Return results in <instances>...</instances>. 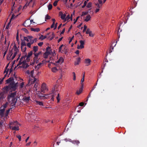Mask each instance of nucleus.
<instances>
[{
  "label": "nucleus",
  "instance_id": "f257e3e1",
  "mask_svg": "<svg viewBox=\"0 0 147 147\" xmlns=\"http://www.w3.org/2000/svg\"><path fill=\"white\" fill-rule=\"evenodd\" d=\"M55 88H52L51 91V93L47 95H43L40 93V92L39 91H37V94L38 95L39 97L43 99H49L51 97V100L53 101L54 100V94H55L56 92H55Z\"/></svg>",
  "mask_w": 147,
  "mask_h": 147
},
{
  "label": "nucleus",
  "instance_id": "f03ea898",
  "mask_svg": "<svg viewBox=\"0 0 147 147\" xmlns=\"http://www.w3.org/2000/svg\"><path fill=\"white\" fill-rule=\"evenodd\" d=\"M18 52V49L16 46L14 45L13 47L10 50L8 54L7 57V60H10L13 59Z\"/></svg>",
  "mask_w": 147,
  "mask_h": 147
},
{
  "label": "nucleus",
  "instance_id": "7ed1b4c3",
  "mask_svg": "<svg viewBox=\"0 0 147 147\" xmlns=\"http://www.w3.org/2000/svg\"><path fill=\"white\" fill-rule=\"evenodd\" d=\"M16 94V92L9 94L7 97L8 101L12 106L14 105L16 102L17 99L15 97Z\"/></svg>",
  "mask_w": 147,
  "mask_h": 147
},
{
  "label": "nucleus",
  "instance_id": "20e7f679",
  "mask_svg": "<svg viewBox=\"0 0 147 147\" xmlns=\"http://www.w3.org/2000/svg\"><path fill=\"white\" fill-rule=\"evenodd\" d=\"M6 81L7 83H10V87L13 90H16L18 86V83H15L13 78H10L8 79Z\"/></svg>",
  "mask_w": 147,
  "mask_h": 147
},
{
  "label": "nucleus",
  "instance_id": "39448f33",
  "mask_svg": "<svg viewBox=\"0 0 147 147\" xmlns=\"http://www.w3.org/2000/svg\"><path fill=\"white\" fill-rule=\"evenodd\" d=\"M38 80L34 78L33 77L32 78H30L28 82V84L30 85L32 83H35L34 87V90L37 91V88L38 87V84L37 83Z\"/></svg>",
  "mask_w": 147,
  "mask_h": 147
},
{
  "label": "nucleus",
  "instance_id": "423d86ee",
  "mask_svg": "<svg viewBox=\"0 0 147 147\" xmlns=\"http://www.w3.org/2000/svg\"><path fill=\"white\" fill-rule=\"evenodd\" d=\"M41 52L40 51L38 53H34V57L33 58V62L31 64H34V63H37L39 62V60L40 59V55L41 54Z\"/></svg>",
  "mask_w": 147,
  "mask_h": 147
},
{
  "label": "nucleus",
  "instance_id": "0eeeda50",
  "mask_svg": "<svg viewBox=\"0 0 147 147\" xmlns=\"http://www.w3.org/2000/svg\"><path fill=\"white\" fill-rule=\"evenodd\" d=\"M9 127L12 129H18L21 128L20 125L16 121L14 123L11 122L10 123Z\"/></svg>",
  "mask_w": 147,
  "mask_h": 147
},
{
  "label": "nucleus",
  "instance_id": "6e6552de",
  "mask_svg": "<svg viewBox=\"0 0 147 147\" xmlns=\"http://www.w3.org/2000/svg\"><path fill=\"white\" fill-rule=\"evenodd\" d=\"M40 91L41 92L43 93H45L48 91L47 86L45 84L43 83L41 85Z\"/></svg>",
  "mask_w": 147,
  "mask_h": 147
},
{
  "label": "nucleus",
  "instance_id": "1a4fd4ad",
  "mask_svg": "<svg viewBox=\"0 0 147 147\" xmlns=\"http://www.w3.org/2000/svg\"><path fill=\"white\" fill-rule=\"evenodd\" d=\"M18 65H21L20 67L23 68H26L28 66V64L25 61H23L22 62L21 59L20 60Z\"/></svg>",
  "mask_w": 147,
  "mask_h": 147
},
{
  "label": "nucleus",
  "instance_id": "9d476101",
  "mask_svg": "<svg viewBox=\"0 0 147 147\" xmlns=\"http://www.w3.org/2000/svg\"><path fill=\"white\" fill-rule=\"evenodd\" d=\"M63 61L64 59L62 57H61L58 61L55 63V64H54L55 66L59 67L60 65L63 62Z\"/></svg>",
  "mask_w": 147,
  "mask_h": 147
},
{
  "label": "nucleus",
  "instance_id": "9b49d317",
  "mask_svg": "<svg viewBox=\"0 0 147 147\" xmlns=\"http://www.w3.org/2000/svg\"><path fill=\"white\" fill-rule=\"evenodd\" d=\"M80 45H78L77 46V48L78 49H80L83 48L84 47V44L85 41L80 40Z\"/></svg>",
  "mask_w": 147,
  "mask_h": 147
},
{
  "label": "nucleus",
  "instance_id": "f8f14e48",
  "mask_svg": "<svg viewBox=\"0 0 147 147\" xmlns=\"http://www.w3.org/2000/svg\"><path fill=\"white\" fill-rule=\"evenodd\" d=\"M32 20H27L25 21L24 24V26L26 27H29L30 26L31 24H32Z\"/></svg>",
  "mask_w": 147,
  "mask_h": 147
},
{
  "label": "nucleus",
  "instance_id": "ddd939ff",
  "mask_svg": "<svg viewBox=\"0 0 147 147\" xmlns=\"http://www.w3.org/2000/svg\"><path fill=\"white\" fill-rule=\"evenodd\" d=\"M55 88V92H56L55 94H54V96L57 94V102H59L60 100V98L59 97V94L58 93V89H57V88L56 87H55L53 88Z\"/></svg>",
  "mask_w": 147,
  "mask_h": 147
},
{
  "label": "nucleus",
  "instance_id": "4468645a",
  "mask_svg": "<svg viewBox=\"0 0 147 147\" xmlns=\"http://www.w3.org/2000/svg\"><path fill=\"white\" fill-rule=\"evenodd\" d=\"M32 51H31L28 53L26 58V61H29L30 60V57L32 55Z\"/></svg>",
  "mask_w": 147,
  "mask_h": 147
},
{
  "label": "nucleus",
  "instance_id": "2eb2a0df",
  "mask_svg": "<svg viewBox=\"0 0 147 147\" xmlns=\"http://www.w3.org/2000/svg\"><path fill=\"white\" fill-rule=\"evenodd\" d=\"M86 34H89V36L91 37H93L94 34L92 32V31L90 30L89 28H88L86 32Z\"/></svg>",
  "mask_w": 147,
  "mask_h": 147
},
{
  "label": "nucleus",
  "instance_id": "dca6fc26",
  "mask_svg": "<svg viewBox=\"0 0 147 147\" xmlns=\"http://www.w3.org/2000/svg\"><path fill=\"white\" fill-rule=\"evenodd\" d=\"M91 17L90 15H88L87 16H86V18L84 20L85 22H88L91 20Z\"/></svg>",
  "mask_w": 147,
  "mask_h": 147
},
{
  "label": "nucleus",
  "instance_id": "f3484780",
  "mask_svg": "<svg viewBox=\"0 0 147 147\" xmlns=\"http://www.w3.org/2000/svg\"><path fill=\"white\" fill-rule=\"evenodd\" d=\"M50 48H47L46 52L45 53L44 55V57L45 58H47L48 55L50 54V52L48 51V49H50Z\"/></svg>",
  "mask_w": 147,
  "mask_h": 147
},
{
  "label": "nucleus",
  "instance_id": "a211bd4d",
  "mask_svg": "<svg viewBox=\"0 0 147 147\" xmlns=\"http://www.w3.org/2000/svg\"><path fill=\"white\" fill-rule=\"evenodd\" d=\"M6 97L4 93L2 92H0V101L3 100Z\"/></svg>",
  "mask_w": 147,
  "mask_h": 147
},
{
  "label": "nucleus",
  "instance_id": "6ab92c4d",
  "mask_svg": "<svg viewBox=\"0 0 147 147\" xmlns=\"http://www.w3.org/2000/svg\"><path fill=\"white\" fill-rule=\"evenodd\" d=\"M42 64V63H40L38 64L37 65H35V69L36 70H38L39 69Z\"/></svg>",
  "mask_w": 147,
  "mask_h": 147
},
{
  "label": "nucleus",
  "instance_id": "aec40b11",
  "mask_svg": "<svg viewBox=\"0 0 147 147\" xmlns=\"http://www.w3.org/2000/svg\"><path fill=\"white\" fill-rule=\"evenodd\" d=\"M91 60L89 59H86L85 60V63L87 64V65H90Z\"/></svg>",
  "mask_w": 147,
  "mask_h": 147
},
{
  "label": "nucleus",
  "instance_id": "412c9836",
  "mask_svg": "<svg viewBox=\"0 0 147 147\" xmlns=\"http://www.w3.org/2000/svg\"><path fill=\"white\" fill-rule=\"evenodd\" d=\"M49 33H48L47 34V36H43V35H41V36L39 38V39L42 40L44 39H45L47 37V36L49 34Z\"/></svg>",
  "mask_w": 147,
  "mask_h": 147
},
{
  "label": "nucleus",
  "instance_id": "4be33fe9",
  "mask_svg": "<svg viewBox=\"0 0 147 147\" xmlns=\"http://www.w3.org/2000/svg\"><path fill=\"white\" fill-rule=\"evenodd\" d=\"M83 87L81 86L79 90L77 91L76 93L78 95H79L82 93L83 90Z\"/></svg>",
  "mask_w": 147,
  "mask_h": 147
},
{
  "label": "nucleus",
  "instance_id": "5701e85b",
  "mask_svg": "<svg viewBox=\"0 0 147 147\" xmlns=\"http://www.w3.org/2000/svg\"><path fill=\"white\" fill-rule=\"evenodd\" d=\"M71 142L73 144H76L77 145H78L80 143L79 141L78 140H71Z\"/></svg>",
  "mask_w": 147,
  "mask_h": 147
},
{
  "label": "nucleus",
  "instance_id": "b1692460",
  "mask_svg": "<svg viewBox=\"0 0 147 147\" xmlns=\"http://www.w3.org/2000/svg\"><path fill=\"white\" fill-rule=\"evenodd\" d=\"M29 42L31 43H33L34 42V40H33V37L32 36H29Z\"/></svg>",
  "mask_w": 147,
  "mask_h": 147
},
{
  "label": "nucleus",
  "instance_id": "393cba45",
  "mask_svg": "<svg viewBox=\"0 0 147 147\" xmlns=\"http://www.w3.org/2000/svg\"><path fill=\"white\" fill-rule=\"evenodd\" d=\"M76 61L75 62V65H77L79 64L80 60V58H77Z\"/></svg>",
  "mask_w": 147,
  "mask_h": 147
},
{
  "label": "nucleus",
  "instance_id": "a878e982",
  "mask_svg": "<svg viewBox=\"0 0 147 147\" xmlns=\"http://www.w3.org/2000/svg\"><path fill=\"white\" fill-rule=\"evenodd\" d=\"M31 31H33L34 32H38L40 31V29L38 28H31Z\"/></svg>",
  "mask_w": 147,
  "mask_h": 147
},
{
  "label": "nucleus",
  "instance_id": "bb28decb",
  "mask_svg": "<svg viewBox=\"0 0 147 147\" xmlns=\"http://www.w3.org/2000/svg\"><path fill=\"white\" fill-rule=\"evenodd\" d=\"M51 70L54 73L56 72L58 70V69H57L56 67H53L51 68Z\"/></svg>",
  "mask_w": 147,
  "mask_h": 147
},
{
  "label": "nucleus",
  "instance_id": "cd10ccee",
  "mask_svg": "<svg viewBox=\"0 0 147 147\" xmlns=\"http://www.w3.org/2000/svg\"><path fill=\"white\" fill-rule=\"evenodd\" d=\"M1 107V109H0V114L1 115H2L3 114V113L5 111V109Z\"/></svg>",
  "mask_w": 147,
  "mask_h": 147
},
{
  "label": "nucleus",
  "instance_id": "c85d7f7f",
  "mask_svg": "<svg viewBox=\"0 0 147 147\" xmlns=\"http://www.w3.org/2000/svg\"><path fill=\"white\" fill-rule=\"evenodd\" d=\"M33 50L34 53H36L38 50V47L37 46H34L33 47Z\"/></svg>",
  "mask_w": 147,
  "mask_h": 147
},
{
  "label": "nucleus",
  "instance_id": "c756f323",
  "mask_svg": "<svg viewBox=\"0 0 147 147\" xmlns=\"http://www.w3.org/2000/svg\"><path fill=\"white\" fill-rule=\"evenodd\" d=\"M26 44L25 42L24 41H22L21 43V47L26 46Z\"/></svg>",
  "mask_w": 147,
  "mask_h": 147
},
{
  "label": "nucleus",
  "instance_id": "7c9ffc66",
  "mask_svg": "<svg viewBox=\"0 0 147 147\" xmlns=\"http://www.w3.org/2000/svg\"><path fill=\"white\" fill-rule=\"evenodd\" d=\"M36 103L40 105H43V103L42 102H40L37 100L35 101Z\"/></svg>",
  "mask_w": 147,
  "mask_h": 147
},
{
  "label": "nucleus",
  "instance_id": "2f4dec72",
  "mask_svg": "<svg viewBox=\"0 0 147 147\" xmlns=\"http://www.w3.org/2000/svg\"><path fill=\"white\" fill-rule=\"evenodd\" d=\"M21 49L22 51L23 52H25L26 51V46H25V47H21Z\"/></svg>",
  "mask_w": 147,
  "mask_h": 147
},
{
  "label": "nucleus",
  "instance_id": "473e14b6",
  "mask_svg": "<svg viewBox=\"0 0 147 147\" xmlns=\"http://www.w3.org/2000/svg\"><path fill=\"white\" fill-rule=\"evenodd\" d=\"M55 64V63H53L52 62H50L48 64V67L51 68V66H55L54 64Z\"/></svg>",
  "mask_w": 147,
  "mask_h": 147
},
{
  "label": "nucleus",
  "instance_id": "72a5a7b5",
  "mask_svg": "<svg viewBox=\"0 0 147 147\" xmlns=\"http://www.w3.org/2000/svg\"><path fill=\"white\" fill-rule=\"evenodd\" d=\"M84 81V78H82L81 80V86H82V87H83V83Z\"/></svg>",
  "mask_w": 147,
  "mask_h": 147
},
{
  "label": "nucleus",
  "instance_id": "f704fd0d",
  "mask_svg": "<svg viewBox=\"0 0 147 147\" xmlns=\"http://www.w3.org/2000/svg\"><path fill=\"white\" fill-rule=\"evenodd\" d=\"M8 69H6L5 71H4V74H5L4 77L3 78H5V77L6 76V75L7 74V73L8 71Z\"/></svg>",
  "mask_w": 147,
  "mask_h": 147
},
{
  "label": "nucleus",
  "instance_id": "c9c22d12",
  "mask_svg": "<svg viewBox=\"0 0 147 147\" xmlns=\"http://www.w3.org/2000/svg\"><path fill=\"white\" fill-rule=\"evenodd\" d=\"M64 140L66 142H71L72 140H71L70 139L67 138L64 139Z\"/></svg>",
  "mask_w": 147,
  "mask_h": 147
},
{
  "label": "nucleus",
  "instance_id": "e433bc0d",
  "mask_svg": "<svg viewBox=\"0 0 147 147\" xmlns=\"http://www.w3.org/2000/svg\"><path fill=\"white\" fill-rule=\"evenodd\" d=\"M24 100H25L26 101H28L30 100V98L29 97H25L23 98Z\"/></svg>",
  "mask_w": 147,
  "mask_h": 147
},
{
  "label": "nucleus",
  "instance_id": "4c0bfd02",
  "mask_svg": "<svg viewBox=\"0 0 147 147\" xmlns=\"http://www.w3.org/2000/svg\"><path fill=\"white\" fill-rule=\"evenodd\" d=\"M24 40L29 42V36H28L27 37H24Z\"/></svg>",
  "mask_w": 147,
  "mask_h": 147
},
{
  "label": "nucleus",
  "instance_id": "58836bf2",
  "mask_svg": "<svg viewBox=\"0 0 147 147\" xmlns=\"http://www.w3.org/2000/svg\"><path fill=\"white\" fill-rule=\"evenodd\" d=\"M65 16L66 15L65 14H63V15L61 16V18L63 20H64L65 18Z\"/></svg>",
  "mask_w": 147,
  "mask_h": 147
},
{
  "label": "nucleus",
  "instance_id": "ea45409f",
  "mask_svg": "<svg viewBox=\"0 0 147 147\" xmlns=\"http://www.w3.org/2000/svg\"><path fill=\"white\" fill-rule=\"evenodd\" d=\"M48 9H51L52 7V5L51 4H49L48 6Z\"/></svg>",
  "mask_w": 147,
  "mask_h": 147
},
{
  "label": "nucleus",
  "instance_id": "a19ab883",
  "mask_svg": "<svg viewBox=\"0 0 147 147\" xmlns=\"http://www.w3.org/2000/svg\"><path fill=\"white\" fill-rule=\"evenodd\" d=\"M55 37V35L54 34V33L52 32L51 34V37H50V40H52Z\"/></svg>",
  "mask_w": 147,
  "mask_h": 147
},
{
  "label": "nucleus",
  "instance_id": "79ce46f5",
  "mask_svg": "<svg viewBox=\"0 0 147 147\" xmlns=\"http://www.w3.org/2000/svg\"><path fill=\"white\" fill-rule=\"evenodd\" d=\"M50 18H51L48 15H47L46 16L45 18V19L46 20L49 19Z\"/></svg>",
  "mask_w": 147,
  "mask_h": 147
},
{
  "label": "nucleus",
  "instance_id": "37998d69",
  "mask_svg": "<svg viewBox=\"0 0 147 147\" xmlns=\"http://www.w3.org/2000/svg\"><path fill=\"white\" fill-rule=\"evenodd\" d=\"M92 6V3H88L87 7L89 8H90Z\"/></svg>",
  "mask_w": 147,
  "mask_h": 147
},
{
  "label": "nucleus",
  "instance_id": "c03bdc74",
  "mask_svg": "<svg viewBox=\"0 0 147 147\" xmlns=\"http://www.w3.org/2000/svg\"><path fill=\"white\" fill-rule=\"evenodd\" d=\"M87 28V26L86 25H84V29L83 30V32H84L86 30Z\"/></svg>",
  "mask_w": 147,
  "mask_h": 147
},
{
  "label": "nucleus",
  "instance_id": "a18cd8bd",
  "mask_svg": "<svg viewBox=\"0 0 147 147\" xmlns=\"http://www.w3.org/2000/svg\"><path fill=\"white\" fill-rule=\"evenodd\" d=\"M4 79V78H3L2 79H0V85L2 84Z\"/></svg>",
  "mask_w": 147,
  "mask_h": 147
},
{
  "label": "nucleus",
  "instance_id": "49530a36",
  "mask_svg": "<svg viewBox=\"0 0 147 147\" xmlns=\"http://www.w3.org/2000/svg\"><path fill=\"white\" fill-rule=\"evenodd\" d=\"M33 43H31V42H28L27 44V45L28 47H29V48H30L31 47V44H32Z\"/></svg>",
  "mask_w": 147,
  "mask_h": 147
},
{
  "label": "nucleus",
  "instance_id": "de8ad7c7",
  "mask_svg": "<svg viewBox=\"0 0 147 147\" xmlns=\"http://www.w3.org/2000/svg\"><path fill=\"white\" fill-rule=\"evenodd\" d=\"M73 80H75L76 79V76L75 73L74 72L73 73Z\"/></svg>",
  "mask_w": 147,
  "mask_h": 147
},
{
  "label": "nucleus",
  "instance_id": "09e8293b",
  "mask_svg": "<svg viewBox=\"0 0 147 147\" xmlns=\"http://www.w3.org/2000/svg\"><path fill=\"white\" fill-rule=\"evenodd\" d=\"M16 137L19 139V141H21V137L20 135H17Z\"/></svg>",
  "mask_w": 147,
  "mask_h": 147
},
{
  "label": "nucleus",
  "instance_id": "8fccbe9b",
  "mask_svg": "<svg viewBox=\"0 0 147 147\" xmlns=\"http://www.w3.org/2000/svg\"><path fill=\"white\" fill-rule=\"evenodd\" d=\"M70 18V16L69 15H68L67 16L66 18H65V20H68Z\"/></svg>",
  "mask_w": 147,
  "mask_h": 147
},
{
  "label": "nucleus",
  "instance_id": "3c124183",
  "mask_svg": "<svg viewBox=\"0 0 147 147\" xmlns=\"http://www.w3.org/2000/svg\"><path fill=\"white\" fill-rule=\"evenodd\" d=\"M24 85V82H22L20 84V87L21 88H22Z\"/></svg>",
  "mask_w": 147,
  "mask_h": 147
},
{
  "label": "nucleus",
  "instance_id": "603ef678",
  "mask_svg": "<svg viewBox=\"0 0 147 147\" xmlns=\"http://www.w3.org/2000/svg\"><path fill=\"white\" fill-rule=\"evenodd\" d=\"M88 13V12H82V16H83L86 15Z\"/></svg>",
  "mask_w": 147,
  "mask_h": 147
},
{
  "label": "nucleus",
  "instance_id": "864d4df0",
  "mask_svg": "<svg viewBox=\"0 0 147 147\" xmlns=\"http://www.w3.org/2000/svg\"><path fill=\"white\" fill-rule=\"evenodd\" d=\"M8 102H6L3 106V108H4V109L5 108H6L7 106V105H8Z\"/></svg>",
  "mask_w": 147,
  "mask_h": 147
},
{
  "label": "nucleus",
  "instance_id": "5fc2aeb1",
  "mask_svg": "<svg viewBox=\"0 0 147 147\" xmlns=\"http://www.w3.org/2000/svg\"><path fill=\"white\" fill-rule=\"evenodd\" d=\"M34 73V70H32L31 72L30 73V76L32 77H33V74Z\"/></svg>",
  "mask_w": 147,
  "mask_h": 147
},
{
  "label": "nucleus",
  "instance_id": "6e6d98bb",
  "mask_svg": "<svg viewBox=\"0 0 147 147\" xmlns=\"http://www.w3.org/2000/svg\"><path fill=\"white\" fill-rule=\"evenodd\" d=\"M57 1H55L53 3V5L55 6H56L57 5Z\"/></svg>",
  "mask_w": 147,
  "mask_h": 147
},
{
  "label": "nucleus",
  "instance_id": "4d7b16f0",
  "mask_svg": "<svg viewBox=\"0 0 147 147\" xmlns=\"http://www.w3.org/2000/svg\"><path fill=\"white\" fill-rule=\"evenodd\" d=\"M63 46V45H61L59 47V51L61 52V48Z\"/></svg>",
  "mask_w": 147,
  "mask_h": 147
},
{
  "label": "nucleus",
  "instance_id": "13d9d810",
  "mask_svg": "<svg viewBox=\"0 0 147 147\" xmlns=\"http://www.w3.org/2000/svg\"><path fill=\"white\" fill-rule=\"evenodd\" d=\"M18 15H17L16 16L15 15H14V14H13L12 16V17L11 18V19H14L15 17H16V16H18Z\"/></svg>",
  "mask_w": 147,
  "mask_h": 147
},
{
  "label": "nucleus",
  "instance_id": "bf43d9fd",
  "mask_svg": "<svg viewBox=\"0 0 147 147\" xmlns=\"http://www.w3.org/2000/svg\"><path fill=\"white\" fill-rule=\"evenodd\" d=\"M74 14H75V11H74L73 13H72L71 15V17H70V18H71V20H72V16H73V15H74Z\"/></svg>",
  "mask_w": 147,
  "mask_h": 147
},
{
  "label": "nucleus",
  "instance_id": "052dcab7",
  "mask_svg": "<svg viewBox=\"0 0 147 147\" xmlns=\"http://www.w3.org/2000/svg\"><path fill=\"white\" fill-rule=\"evenodd\" d=\"M55 23H53L52 24L51 26V28H55Z\"/></svg>",
  "mask_w": 147,
  "mask_h": 147
},
{
  "label": "nucleus",
  "instance_id": "680f3d73",
  "mask_svg": "<svg viewBox=\"0 0 147 147\" xmlns=\"http://www.w3.org/2000/svg\"><path fill=\"white\" fill-rule=\"evenodd\" d=\"M33 145H34V146H36L37 145V142L36 141H34L33 142Z\"/></svg>",
  "mask_w": 147,
  "mask_h": 147
},
{
  "label": "nucleus",
  "instance_id": "e2e57ef3",
  "mask_svg": "<svg viewBox=\"0 0 147 147\" xmlns=\"http://www.w3.org/2000/svg\"><path fill=\"white\" fill-rule=\"evenodd\" d=\"M84 103L83 102H81L79 103V105L81 106H82L84 105Z\"/></svg>",
  "mask_w": 147,
  "mask_h": 147
},
{
  "label": "nucleus",
  "instance_id": "0e129e2a",
  "mask_svg": "<svg viewBox=\"0 0 147 147\" xmlns=\"http://www.w3.org/2000/svg\"><path fill=\"white\" fill-rule=\"evenodd\" d=\"M43 44V42H40L38 44V45L39 46H41Z\"/></svg>",
  "mask_w": 147,
  "mask_h": 147
},
{
  "label": "nucleus",
  "instance_id": "69168bd1",
  "mask_svg": "<svg viewBox=\"0 0 147 147\" xmlns=\"http://www.w3.org/2000/svg\"><path fill=\"white\" fill-rule=\"evenodd\" d=\"M96 7L98 8H99L100 7V6L98 3L96 4Z\"/></svg>",
  "mask_w": 147,
  "mask_h": 147
},
{
  "label": "nucleus",
  "instance_id": "338daca9",
  "mask_svg": "<svg viewBox=\"0 0 147 147\" xmlns=\"http://www.w3.org/2000/svg\"><path fill=\"white\" fill-rule=\"evenodd\" d=\"M98 1L99 4L101 5L102 4V1L100 0H98Z\"/></svg>",
  "mask_w": 147,
  "mask_h": 147
},
{
  "label": "nucleus",
  "instance_id": "774afa93",
  "mask_svg": "<svg viewBox=\"0 0 147 147\" xmlns=\"http://www.w3.org/2000/svg\"><path fill=\"white\" fill-rule=\"evenodd\" d=\"M99 10L100 9L99 8H96L95 11V13H96L98 12L99 11Z\"/></svg>",
  "mask_w": 147,
  "mask_h": 147
}]
</instances>
